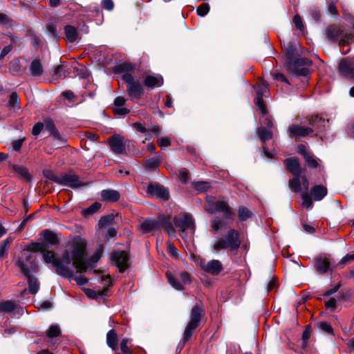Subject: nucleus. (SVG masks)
Segmentation results:
<instances>
[{"label": "nucleus", "instance_id": "obj_1", "mask_svg": "<svg viewBox=\"0 0 354 354\" xmlns=\"http://www.w3.org/2000/svg\"><path fill=\"white\" fill-rule=\"evenodd\" d=\"M86 241L81 237L75 238L71 243V248L65 250L61 257L56 258L53 252H43L44 261L52 263L57 274L71 279L74 277L73 268L77 272H85L88 264L84 260Z\"/></svg>", "mask_w": 354, "mask_h": 354}, {"label": "nucleus", "instance_id": "obj_2", "mask_svg": "<svg viewBox=\"0 0 354 354\" xmlns=\"http://www.w3.org/2000/svg\"><path fill=\"white\" fill-rule=\"evenodd\" d=\"M132 69L130 64H122L116 67L118 73L127 72L122 75V80L127 84V92L131 100H140L145 93V89L139 80H135L133 75L128 73Z\"/></svg>", "mask_w": 354, "mask_h": 354}, {"label": "nucleus", "instance_id": "obj_3", "mask_svg": "<svg viewBox=\"0 0 354 354\" xmlns=\"http://www.w3.org/2000/svg\"><path fill=\"white\" fill-rule=\"evenodd\" d=\"M241 243L239 232L233 228H230L224 238L219 239L214 242L212 245V249L216 252L229 249L232 254L236 255Z\"/></svg>", "mask_w": 354, "mask_h": 354}, {"label": "nucleus", "instance_id": "obj_4", "mask_svg": "<svg viewBox=\"0 0 354 354\" xmlns=\"http://www.w3.org/2000/svg\"><path fill=\"white\" fill-rule=\"evenodd\" d=\"M203 315L204 310L202 306L195 305L192 308L190 313L189 321L185 328L183 339L179 344L180 349H182L185 346L186 342L191 339L194 330L199 326Z\"/></svg>", "mask_w": 354, "mask_h": 354}, {"label": "nucleus", "instance_id": "obj_5", "mask_svg": "<svg viewBox=\"0 0 354 354\" xmlns=\"http://www.w3.org/2000/svg\"><path fill=\"white\" fill-rule=\"evenodd\" d=\"M205 210L211 214L222 213L225 219H232L234 216V212L226 201H216L212 196L206 197Z\"/></svg>", "mask_w": 354, "mask_h": 354}, {"label": "nucleus", "instance_id": "obj_6", "mask_svg": "<svg viewBox=\"0 0 354 354\" xmlns=\"http://www.w3.org/2000/svg\"><path fill=\"white\" fill-rule=\"evenodd\" d=\"M312 62L307 58H299L296 61L286 63L288 71L290 74L297 76H306L310 73V66Z\"/></svg>", "mask_w": 354, "mask_h": 354}, {"label": "nucleus", "instance_id": "obj_7", "mask_svg": "<svg viewBox=\"0 0 354 354\" xmlns=\"http://www.w3.org/2000/svg\"><path fill=\"white\" fill-rule=\"evenodd\" d=\"M26 267L28 273H35L38 272L39 267L36 263V257L34 254L29 252L28 250H22L21 255L16 259V265L21 271V267L19 262Z\"/></svg>", "mask_w": 354, "mask_h": 354}, {"label": "nucleus", "instance_id": "obj_8", "mask_svg": "<svg viewBox=\"0 0 354 354\" xmlns=\"http://www.w3.org/2000/svg\"><path fill=\"white\" fill-rule=\"evenodd\" d=\"M59 185L67 186L73 189L80 188L87 184L81 181L79 176L74 172L63 173L59 175Z\"/></svg>", "mask_w": 354, "mask_h": 354}, {"label": "nucleus", "instance_id": "obj_9", "mask_svg": "<svg viewBox=\"0 0 354 354\" xmlns=\"http://www.w3.org/2000/svg\"><path fill=\"white\" fill-rule=\"evenodd\" d=\"M111 259L120 272H124L128 268L129 254L126 251H113L111 254Z\"/></svg>", "mask_w": 354, "mask_h": 354}, {"label": "nucleus", "instance_id": "obj_10", "mask_svg": "<svg viewBox=\"0 0 354 354\" xmlns=\"http://www.w3.org/2000/svg\"><path fill=\"white\" fill-rule=\"evenodd\" d=\"M295 177L289 180V187L290 189L295 192L299 193L301 189L308 191L309 187V181L306 176H300V174L294 175Z\"/></svg>", "mask_w": 354, "mask_h": 354}, {"label": "nucleus", "instance_id": "obj_11", "mask_svg": "<svg viewBox=\"0 0 354 354\" xmlns=\"http://www.w3.org/2000/svg\"><path fill=\"white\" fill-rule=\"evenodd\" d=\"M175 226L183 234L186 230L194 228V221L187 214H183L174 218Z\"/></svg>", "mask_w": 354, "mask_h": 354}, {"label": "nucleus", "instance_id": "obj_12", "mask_svg": "<svg viewBox=\"0 0 354 354\" xmlns=\"http://www.w3.org/2000/svg\"><path fill=\"white\" fill-rule=\"evenodd\" d=\"M200 265L205 272L212 275H218L223 270L222 263L216 259H213L207 262L205 260H201Z\"/></svg>", "mask_w": 354, "mask_h": 354}, {"label": "nucleus", "instance_id": "obj_13", "mask_svg": "<svg viewBox=\"0 0 354 354\" xmlns=\"http://www.w3.org/2000/svg\"><path fill=\"white\" fill-rule=\"evenodd\" d=\"M20 266L21 267V272L26 277L28 285V292L32 295L36 294L39 289V282L37 278L31 274V273H28V271L25 268V266L22 263V262H19Z\"/></svg>", "mask_w": 354, "mask_h": 354}, {"label": "nucleus", "instance_id": "obj_14", "mask_svg": "<svg viewBox=\"0 0 354 354\" xmlns=\"http://www.w3.org/2000/svg\"><path fill=\"white\" fill-rule=\"evenodd\" d=\"M288 134L293 138L305 137L314 132L312 127H305L303 126L292 124L288 127Z\"/></svg>", "mask_w": 354, "mask_h": 354}, {"label": "nucleus", "instance_id": "obj_15", "mask_svg": "<svg viewBox=\"0 0 354 354\" xmlns=\"http://www.w3.org/2000/svg\"><path fill=\"white\" fill-rule=\"evenodd\" d=\"M147 192L153 196L160 198L164 201L168 200L169 194L168 190L162 185L151 184L147 187Z\"/></svg>", "mask_w": 354, "mask_h": 354}, {"label": "nucleus", "instance_id": "obj_16", "mask_svg": "<svg viewBox=\"0 0 354 354\" xmlns=\"http://www.w3.org/2000/svg\"><path fill=\"white\" fill-rule=\"evenodd\" d=\"M109 143L111 150L116 154H123L126 149L123 138L120 136H113L109 138Z\"/></svg>", "mask_w": 354, "mask_h": 354}, {"label": "nucleus", "instance_id": "obj_17", "mask_svg": "<svg viewBox=\"0 0 354 354\" xmlns=\"http://www.w3.org/2000/svg\"><path fill=\"white\" fill-rule=\"evenodd\" d=\"M44 127L46 130L48 131L53 138L61 142V145H64L66 141L62 138L59 131L57 130L54 122L50 118H46L44 120Z\"/></svg>", "mask_w": 354, "mask_h": 354}, {"label": "nucleus", "instance_id": "obj_18", "mask_svg": "<svg viewBox=\"0 0 354 354\" xmlns=\"http://www.w3.org/2000/svg\"><path fill=\"white\" fill-rule=\"evenodd\" d=\"M328 122V120L324 119L319 115H312L308 118V123L314 131H322Z\"/></svg>", "mask_w": 354, "mask_h": 354}, {"label": "nucleus", "instance_id": "obj_19", "mask_svg": "<svg viewBox=\"0 0 354 354\" xmlns=\"http://www.w3.org/2000/svg\"><path fill=\"white\" fill-rule=\"evenodd\" d=\"M160 227V222L154 219H146L139 225L138 229L142 233H148Z\"/></svg>", "mask_w": 354, "mask_h": 354}, {"label": "nucleus", "instance_id": "obj_20", "mask_svg": "<svg viewBox=\"0 0 354 354\" xmlns=\"http://www.w3.org/2000/svg\"><path fill=\"white\" fill-rule=\"evenodd\" d=\"M164 80L160 75H147L144 80V85L149 88L160 87L163 84Z\"/></svg>", "mask_w": 354, "mask_h": 354}, {"label": "nucleus", "instance_id": "obj_21", "mask_svg": "<svg viewBox=\"0 0 354 354\" xmlns=\"http://www.w3.org/2000/svg\"><path fill=\"white\" fill-rule=\"evenodd\" d=\"M315 268L318 272L326 273L330 269V260L326 257H318L315 260Z\"/></svg>", "mask_w": 354, "mask_h": 354}, {"label": "nucleus", "instance_id": "obj_22", "mask_svg": "<svg viewBox=\"0 0 354 354\" xmlns=\"http://www.w3.org/2000/svg\"><path fill=\"white\" fill-rule=\"evenodd\" d=\"M283 163L286 169L293 175L300 174L301 169L299 160L296 157L285 159Z\"/></svg>", "mask_w": 354, "mask_h": 354}, {"label": "nucleus", "instance_id": "obj_23", "mask_svg": "<svg viewBox=\"0 0 354 354\" xmlns=\"http://www.w3.org/2000/svg\"><path fill=\"white\" fill-rule=\"evenodd\" d=\"M339 70L342 75L354 80V64L347 60H342L339 63Z\"/></svg>", "mask_w": 354, "mask_h": 354}, {"label": "nucleus", "instance_id": "obj_24", "mask_svg": "<svg viewBox=\"0 0 354 354\" xmlns=\"http://www.w3.org/2000/svg\"><path fill=\"white\" fill-rule=\"evenodd\" d=\"M342 33V30L339 25L332 24L328 26L326 29V37L332 41H337Z\"/></svg>", "mask_w": 354, "mask_h": 354}, {"label": "nucleus", "instance_id": "obj_25", "mask_svg": "<svg viewBox=\"0 0 354 354\" xmlns=\"http://www.w3.org/2000/svg\"><path fill=\"white\" fill-rule=\"evenodd\" d=\"M327 193V188L322 185H315L310 190V194L313 198L316 201L323 199L326 196Z\"/></svg>", "mask_w": 354, "mask_h": 354}, {"label": "nucleus", "instance_id": "obj_26", "mask_svg": "<svg viewBox=\"0 0 354 354\" xmlns=\"http://www.w3.org/2000/svg\"><path fill=\"white\" fill-rule=\"evenodd\" d=\"M102 201L108 202H116L120 199V195L118 191L113 189H104L101 192Z\"/></svg>", "mask_w": 354, "mask_h": 354}, {"label": "nucleus", "instance_id": "obj_27", "mask_svg": "<svg viewBox=\"0 0 354 354\" xmlns=\"http://www.w3.org/2000/svg\"><path fill=\"white\" fill-rule=\"evenodd\" d=\"M29 71L31 75L35 77H39L43 74L44 69L41 62L38 59H35L30 63Z\"/></svg>", "mask_w": 354, "mask_h": 354}, {"label": "nucleus", "instance_id": "obj_28", "mask_svg": "<svg viewBox=\"0 0 354 354\" xmlns=\"http://www.w3.org/2000/svg\"><path fill=\"white\" fill-rule=\"evenodd\" d=\"M64 29L66 39L68 42L73 43L77 39L79 35L75 27L67 25Z\"/></svg>", "mask_w": 354, "mask_h": 354}, {"label": "nucleus", "instance_id": "obj_29", "mask_svg": "<svg viewBox=\"0 0 354 354\" xmlns=\"http://www.w3.org/2000/svg\"><path fill=\"white\" fill-rule=\"evenodd\" d=\"M118 337L115 330H110L106 334V344L113 350L118 348Z\"/></svg>", "mask_w": 354, "mask_h": 354}, {"label": "nucleus", "instance_id": "obj_30", "mask_svg": "<svg viewBox=\"0 0 354 354\" xmlns=\"http://www.w3.org/2000/svg\"><path fill=\"white\" fill-rule=\"evenodd\" d=\"M286 55L288 59L287 63H290V62L296 61L297 59V50L295 48V45L293 42H288L286 46H284Z\"/></svg>", "mask_w": 354, "mask_h": 354}, {"label": "nucleus", "instance_id": "obj_31", "mask_svg": "<svg viewBox=\"0 0 354 354\" xmlns=\"http://www.w3.org/2000/svg\"><path fill=\"white\" fill-rule=\"evenodd\" d=\"M42 236L45 241L51 245H56L59 243L58 236L52 231L46 230L43 231Z\"/></svg>", "mask_w": 354, "mask_h": 354}, {"label": "nucleus", "instance_id": "obj_32", "mask_svg": "<svg viewBox=\"0 0 354 354\" xmlns=\"http://www.w3.org/2000/svg\"><path fill=\"white\" fill-rule=\"evenodd\" d=\"M46 249V245L43 243H31L25 246L23 250H28L30 253L41 252H43Z\"/></svg>", "mask_w": 354, "mask_h": 354}, {"label": "nucleus", "instance_id": "obj_33", "mask_svg": "<svg viewBox=\"0 0 354 354\" xmlns=\"http://www.w3.org/2000/svg\"><path fill=\"white\" fill-rule=\"evenodd\" d=\"M257 134L263 142L272 139L273 133L271 130L267 129L266 127H261L257 130Z\"/></svg>", "mask_w": 354, "mask_h": 354}, {"label": "nucleus", "instance_id": "obj_34", "mask_svg": "<svg viewBox=\"0 0 354 354\" xmlns=\"http://www.w3.org/2000/svg\"><path fill=\"white\" fill-rule=\"evenodd\" d=\"M13 239L11 237H8L5 240H3L0 244V258L3 259L7 257V251L11 243H12Z\"/></svg>", "mask_w": 354, "mask_h": 354}, {"label": "nucleus", "instance_id": "obj_35", "mask_svg": "<svg viewBox=\"0 0 354 354\" xmlns=\"http://www.w3.org/2000/svg\"><path fill=\"white\" fill-rule=\"evenodd\" d=\"M167 280L172 287L175 289L180 290L183 289V283L179 281L171 273H166Z\"/></svg>", "mask_w": 354, "mask_h": 354}, {"label": "nucleus", "instance_id": "obj_36", "mask_svg": "<svg viewBox=\"0 0 354 354\" xmlns=\"http://www.w3.org/2000/svg\"><path fill=\"white\" fill-rule=\"evenodd\" d=\"M16 304L11 301L0 302V313H10L15 310Z\"/></svg>", "mask_w": 354, "mask_h": 354}, {"label": "nucleus", "instance_id": "obj_37", "mask_svg": "<svg viewBox=\"0 0 354 354\" xmlns=\"http://www.w3.org/2000/svg\"><path fill=\"white\" fill-rule=\"evenodd\" d=\"M268 84L265 82L259 83L254 86L257 97L261 96V97H263L268 92Z\"/></svg>", "mask_w": 354, "mask_h": 354}, {"label": "nucleus", "instance_id": "obj_38", "mask_svg": "<svg viewBox=\"0 0 354 354\" xmlns=\"http://www.w3.org/2000/svg\"><path fill=\"white\" fill-rule=\"evenodd\" d=\"M106 290V288H103V289L99 290L86 289L85 292L88 297L92 299H97L100 297L105 295Z\"/></svg>", "mask_w": 354, "mask_h": 354}, {"label": "nucleus", "instance_id": "obj_39", "mask_svg": "<svg viewBox=\"0 0 354 354\" xmlns=\"http://www.w3.org/2000/svg\"><path fill=\"white\" fill-rule=\"evenodd\" d=\"M239 217L241 221H246L252 216V213L246 207L240 206L238 209Z\"/></svg>", "mask_w": 354, "mask_h": 354}, {"label": "nucleus", "instance_id": "obj_40", "mask_svg": "<svg viewBox=\"0 0 354 354\" xmlns=\"http://www.w3.org/2000/svg\"><path fill=\"white\" fill-rule=\"evenodd\" d=\"M192 186L197 191L203 192L209 189L210 183L207 181L193 182Z\"/></svg>", "mask_w": 354, "mask_h": 354}, {"label": "nucleus", "instance_id": "obj_41", "mask_svg": "<svg viewBox=\"0 0 354 354\" xmlns=\"http://www.w3.org/2000/svg\"><path fill=\"white\" fill-rule=\"evenodd\" d=\"M160 165L159 160L156 158H152L144 162V165L146 169L152 171L158 167Z\"/></svg>", "mask_w": 354, "mask_h": 354}, {"label": "nucleus", "instance_id": "obj_42", "mask_svg": "<svg viewBox=\"0 0 354 354\" xmlns=\"http://www.w3.org/2000/svg\"><path fill=\"white\" fill-rule=\"evenodd\" d=\"M86 247V245L85 246V248ZM101 254H102V250H98L96 252H95L91 257L88 260H86V257H84V260L88 264V266H87V268L91 265V264H94L95 263H97L100 257H101ZM85 257H86V253L85 252Z\"/></svg>", "mask_w": 354, "mask_h": 354}, {"label": "nucleus", "instance_id": "obj_43", "mask_svg": "<svg viewBox=\"0 0 354 354\" xmlns=\"http://www.w3.org/2000/svg\"><path fill=\"white\" fill-rule=\"evenodd\" d=\"M301 198H302V206L310 209L313 206V203L310 198V196L308 194L307 191H305V192L301 194Z\"/></svg>", "mask_w": 354, "mask_h": 354}, {"label": "nucleus", "instance_id": "obj_44", "mask_svg": "<svg viewBox=\"0 0 354 354\" xmlns=\"http://www.w3.org/2000/svg\"><path fill=\"white\" fill-rule=\"evenodd\" d=\"M304 160L307 165L310 168L315 169L319 167L317 160L311 153L304 158Z\"/></svg>", "mask_w": 354, "mask_h": 354}, {"label": "nucleus", "instance_id": "obj_45", "mask_svg": "<svg viewBox=\"0 0 354 354\" xmlns=\"http://www.w3.org/2000/svg\"><path fill=\"white\" fill-rule=\"evenodd\" d=\"M60 329L58 326L53 325L50 326L47 330V336L49 338L58 337L60 335Z\"/></svg>", "mask_w": 354, "mask_h": 354}, {"label": "nucleus", "instance_id": "obj_46", "mask_svg": "<svg viewBox=\"0 0 354 354\" xmlns=\"http://www.w3.org/2000/svg\"><path fill=\"white\" fill-rule=\"evenodd\" d=\"M209 11V6L208 3H203L196 9L197 15L201 17L205 16Z\"/></svg>", "mask_w": 354, "mask_h": 354}, {"label": "nucleus", "instance_id": "obj_47", "mask_svg": "<svg viewBox=\"0 0 354 354\" xmlns=\"http://www.w3.org/2000/svg\"><path fill=\"white\" fill-rule=\"evenodd\" d=\"M8 103L10 106L19 109V97L16 92H13L10 94Z\"/></svg>", "mask_w": 354, "mask_h": 354}, {"label": "nucleus", "instance_id": "obj_48", "mask_svg": "<svg viewBox=\"0 0 354 354\" xmlns=\"http://www.w3.org/2000/svg\"><path fill=\"white\" fill-rule=\"evenodd\" d=\"M130 342L129 338H124L120 342V349L123 354H132L131 351L128 346V344Z\"/></svg>", "mask_w": 354, "mask_h": 354}, {"label": "nucleus", "instance_id": "obj_49", "mask_svg": "<svg viewBox=\"0 0 354 354\" xmlns=\"http://www.w3.org/2000/svg\"><path fill=\"white\" fill-rule=\"evenodd\" d=\"M254 103H255L256 106L258 107V109H259L260 112L262 114L265 115L266 113V106L264 104L263 97H261V96L257 97L254 99Z\"/></svg>", "mask_w": 354, "mask_h": 354}, {"label": "nucleus", "instance_id": "obj_50", "mask_svg": "<svg viewBox=\"0 0 354 354\" xmlns=\"http://www.w3.org/2000/svg\"><path fill=\"white\" fill-rule=\"evenodd\" d=\"M44 175L48 179L59 184V176L55 175L51 170H44Z\"/></svg>", "mask_w": 354, "mask_h": 354}, {"label": "nucleus", "instance_id": "obj_51", "mask_svg": "<svg viewBox=\"0 0 354 354\" xmlns=\"http://www.w3.org/2000/svg\"><path fill=\"white\" fill-rule=\"evenodd\" d=\"M100 207H101V204L100 203H97V202L94 203L93 204H92L90 207H88L85 210V214L90 215V214L96 213L97 212H98V210L100 209Z\"/></svg>", "mask_w": 354, "mask_h": 354}, {"label": "nucleus", "instance_id": "obj_52", "mask_svg": "<svg viewBox=\"0 0 354 354\" xmlns=\"http://www.w3.org/2000/svg\"><path fill=\"white\" fill-rule=\"evenodd\" d=\"M113 218L112 216L108 215L102 216L99 221L98 225L100 227H103L112 223Z\"/></svg>", "mask_w": 354, "mask_h": 354}, {"label": "nucleus", "instance_id": "obj_53", "mask_svg": "<svg viewBox=\"0 0 354 354\" xmlns=\"http://www.w3.org/2000/svg\"><path fill=\"white\" fill-rule=\"evenodd\" d=\"M224 223L221 219H214L212 221L211 225L214 232H217L221 227H223Z\"/></svg>", "mask_w": 354, "mask_h": 354}, {"label": "nucleus", "instance_id": "obj_54", "mask_svg": "<svg viewBox=\"0 0 354 354\" xmlns=\"http://www.w3.org/2000/svg\"><path fill=\"white\" fill-rule=\"evenodd\" d=\"M318 327L324 332L328 333H333V328L330 324L326 322L318 323Z\"/></svg>", "mask_w": 354, "mask_h": 354}, {"label": "nucleus", "instance_id": "obj_55", "mask_svg": "<svg viewBox=\"0 0 354 354\" xmlns=\"http://www.w3.org/2000/svg\"><path fill=\"white\" fill-rule=\"evenodd\" d=\"M179 178L182 183H187L189 180L188 170L186 168H182L179 170Z\"/></svg>", "mask_w": 354, "mask_h": 354}, {"label": "nucleus", "instance_id": "obj_56", "mask_svg": "<svg viewBox=\"0 0 354 354\" xmlns=\"http://www.w3.org/2000/svg\"><path fill=\"white\" fill-rule=\"evenodd\" d=\"M293 23L295 24L296 28L301 31H303L304 29V26L303 24L302 19L301 17L298 15H296L293 17Z\"/></svg>", "mask_w": 354, "mask_h": 354}, {"label": "nucleus", "instance_id": "obj_57", "mask_svg": "<svg viewBox=\"0 0 354 354\" xmlns=\"http://www.w3.org/2000/svg\"><path fill=\"white\" fill-rule=\"evenodd\" d=\"M132 127L141 133H146L148 129L140 122H134L132 124Z\"/></svg>", "mask_w": 354, "mask_h": 354}, {"label": "nucleus", "instance_id": "obj_58", "mask_svg": "<svg viewBox=\"0 0 354 354\" xmlns=\"http://www.w3.org/2000/svg\"><path fill=\"white\" fill-rule=\"evenodd\" d=\"M352 41H354V35L351 33L346 34L344 38L339 40V45H344Z\"/></svg>", "mask_w": 354, "mask_h": 354}, {"label": "nucleus", "instance_id": "obj_59", "mask_svg": "<svg viewBox=\"0 0 354 354\" xmlns=\"http://www.w3.org/2000/svg\"><path fill=\"white\" fill-rule=\"evenodd\" d=\"M43 129H44L43 122H37L33 126L32 133L37 136L41 133Z\"/></svg>", "mask_w": 354, "mask_h": 354}, {"label": "nucleus", "instance_id": "obj_60", "mask_svg": "<svg viewBox=\"0 0 354 354\" xmlns=\"http://www.w3.org/2000/svg\"><path fill=\"white\" fill-rule=\"evenodd\" d=\"M102 8L111 11L114 8V3L112 0H102L101 3Z\"/></svg>", "mask_w": 354, "mask_h": 354}, {"label": "nucleus", "instance_id": "obj_61", "mask_svg": "<svg viewBox=\"0 0 354 354\" xmlns=\"http://www.w3.org/2000/svg\"><path fill=\"white\" fill-rule=\"evenodd\" d=\"M24 140H25V138H21V139L14 140L12 142V149L15 151H19L21 149Z\"/></svg>", "mask_w": 354, "mask_h": 354}, {"label": "nucleus", "instance_id": "obj_62", "mask_svg": "<svg viewBox=\"0 0 354 354\" xmlns=\"http://www.w3.org/2000/svg\"><path fill=\"white\" fill-rule=\"evenodd\" d=\"M54 74L57 77H66L67 75V73L63 69L61 65H59L55 68Z\"/></svg>", "mask_w": 354, "mask_h": 354}, {"label": "nucleus", "instance_id": "obj_63", "mask_svg": "<svg viewBox=\"0 0 354 354\" xmlns=\"http://www.w3.org/2000/svg\"><path fill=\"white\" fill-rule=\"evenodd\" d=\"M297 152L303 156V158H306L307 156L310 154L307 150L306 147L304 145L300 144L297 147Z\"/></svg>", "mask_w": 354, "mask_h": 354}, {"label": "nucleus", "instance_id": "obj_64", "mask_svg": "<svg viewBox=\"0 0 354 354\" xmlns=\"http://www.w3.org/2000/svg\"><path fill=\"white\" fill-rule=\"evenodd\" d=\"M47 30L48 31V32L55 38L57 39L59 37H58V33L57 32V28H56V26L53 24H48L47 25Z\"/></svg>", "mask_w": 354, "mask_h": 354}]
</instances>
